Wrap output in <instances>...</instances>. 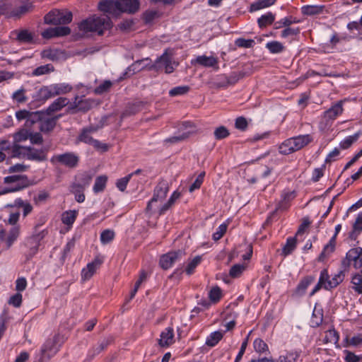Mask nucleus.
<instances>
[{
  "instance_id": "nucleus-12",
  "label": "nucleus",
  "mask_w": 362,
  "mask_h": 362,
  "mask_svg": "<svg viewBox=\"0 0 362 362\" xmlns=\"http://www.w3.org/2000/svg\"><path fill=\"white\" fill-rule=\"evenodd\" d=\"M168 192V184L166 181L162 180L158 182L154 189L153 196L148 202L146 211L151 212L153 209V204L155 202L163 201Z\"/></svg>"
},
{
  "instance_id": "nucleus-26",
  "label": "nucleus",
  "mask_w": 362,
  "mask_h": 362,
  "mask_svg": "<svg viewBox=\"0 0 362 362\" xmlns=\"http://www.w3.org/2000/svg\"><path fill=\"white\" fill-rule=\"evenodd\" d=\"M69 100L64 97H59L52 102L46 110L47 115H51L52 112L61 110L64 107L68 105Z\"/></svg>"
},
{
  "instance_id": "nucleus-2",
  "label": "nucleus",
  "mask_w": 362,
  "mask_h": 362,
  "mask_svg": "<svg viewBox=\"0 0 362 362\" xmlns=\"http://www.w3.org/2000/svg\"><path fill=\"white\" fill-rule=\"evenodd\" d=\"M72 86L68 83H53L42 86L33 96L35 101L45 102L57 95L71 92Z\"/></svg>"
},
{
  "instance_id": "nucleus-41",
  "label": "nucleus",
  "mask_w": 362,
  "mask_h": 362,
  "mask_svg": "<svg viewBox=\"0 0 362 362\" xmlns=\"http://www.w3.org/2000/svg\"><path fill=\"white\" fill-rule=\"evenodd\" d=\"M45 112L36 111V112H30L29 111V117L27 122V127H30L35 123H40Z\"/></svg>"
},
{
  "instance_id": "nucleus-19",
  "label": "nucleus",
  "mask_w": 362,
  "mask_h": 362,
  "mask_svg": "<svg viewBox=\"0 0 362 362\" xmlns=\"http://www.w3.org/2000/svg\"><path fill=\"white\" fill-rule=\"evenodd\" d=\"M71 33L69 27H55L49 28L42 33V36L45 39H50L54 37L66 36Z\"/></svg>"
},
{
  "instance_id": "nucleus-45",
  "label": "nucleus",
  "mask_w": 362,
  "mask_h": 362,
  "mask_svg": "<svg viewBox=\"0 0 362 362\" xmlns=\"http://www.w3.org/2000/svg\"><path fill=\"white\" fill-rule=\"evenodd\" d=\"M254 349L259 354H264L269 351V347L267 343L260 338L255 339L253 342Z\"/></svg>"
},
{
  "instance_id": "nucleus-25",
  "label": "nucleus",
  "mask_w": 362,
  "mask_h": 362,
  "mask_svg": "<svg viewBox=\"0 0 362 362\" xmlns=\"http://www.w3.org/2000/svg\"><path fill=\"white\" fill-rule=\"evenodd\" d=\"M16 40L21 43L33 44L35 43V34L34 33L27 30L22 29L16 30Z\"/></svg>"
},
{
  "instance_id": "nucleus-54",
  "label": "nucleus",
  "mask_w": 362,
  "mask_h": 362,
  "mask_svg": "<svg viewBox=\"0 0 362 362\" xmlns=\"http://www.w3.org/2000/svg\"><path fill=\"white\" fill-rule=\"evenodd\" d=\"M345 354L344 361L346 362H362V355H356L354 352L344 350Z\"/></svg>"
},
{
  "instance_id": "nucleus-15",
  "label": "nucleus",
  "mask_w": 362,
  "mask_h": 362,
  "mask_svg": "<svg viewBox=\"0 0 362 362\" xmlns=\"http://www.w3.org/2000/svg\"><path fill=\"white\" fill-rule=\"evenodd\" d=\"M92 177L88 174L81 175L75 182L70 185V192L74 194H83L91 182Z\"/></svg>"
},
{
  "instance_id": "nucleus-42",
  "label": "nucleus",
  "mask_w": 362,
  "mask_h": 362,
  "mask_svg": "<svg viewBox=\"0 0 362 362\" xmlns=\"http://www.w3.org/2000/svg\"><path fill=\"white\" fill-rule=\"evenodd\" d=\"M54 71V67L51 64H47L45 65H42L33 71L32 74L35 76H42L45 74H49Z\"/></svg>"
},
{
  "instance_id": "nucleus-33",
  "label": "nucleus",
  "mask_w": 362,
  "mask_h": 362,
  "mask_svg": "<svg viewBox=\"0 0 362 362\" xmlns=\"http://www.w3.org/2000/svg\"><path fill=\"white\" fill-rule=\"evenodd\" d=\"M78 212L76 210H69L64 212L62 215V221L66 226H72L76 221Z\"/></svg>"
},
{
  "instance_id": "nucleus-51",
  "label": "nucleus",
  "mask_w": 362,
  "mask_h": 362,
  "mask_svg": "<svg viewBox=\"0 0 362 362\" xmlns=\"http://www.w3.org/2000/svg\"><path fill=\"white\" fill-rule=\"evenodd\" d=\"M245 268L246 266L243 264H236L230 268L229 275L232 278H238L240 276Z\"/></svg>"
},
{
  "instance_id": "nucleus-8",
  "label": "nucleus",
  "mask_w": 362,
  "mask_h": 362,
  "mask_svg": "<svg viewBox=\"0 0 362 362\" xmlns=\"http://www.w3.org/2000/svg\"><path fill=\"white\" fill-rule=\"evenodd\" d=\"M341 264L344 267L352 265L356 269L362 270V247H357L350 249L346 254L345 258L341 261Z\"/></svg>"
},
{
  "instance_id": "nucleus-16",
  "label": "nucleus",
  "mask_w": 362,
  "mask_h": 362,
  "mask_svg": "<svg viewBox=\"0 0 362 362\" xmlns=\"http://www.w3.org/2000/svg\"><path fill=\"white\" fill-rule=\"evenodd\" d=\"M93 106V101L90 99L81 98L76 96L74 101L68 107L67 111L74 114L77 112H86L88 111Z\"/></svg>"
},
{
  "instance_id": "nucleus-7",
  "label": "nucleus",
  "mask_w": 362,
  "mask_h": 362,
  "mask_svg": "<svg viewBox=\"0 0 362 362\" xmlns=\"http://www.w3.org/2000/svg\"><path fill=\"white\" fill-rule=\"evenodd\" d=\"M72 13L66 10H52L44 17L46 24L49 25H65L72 21Z\"/></svg>"
},
{
  "instance_id": "nucleus-17",
  "label": "nucleus",
  "mask_w": 362,
  "mask_h": 362,
  "mask_svg": "<svg viewBox=\"0 0 362 362\" xmlns=\"http://www.w3.org/2000/svg\"><path fill=\"white\" fill-rule=\"evenodd\" d=\"M341 229V224H338L335 226V233L334 235L331 238L329 243L325 245L322 252L320 254L318 257V260L320 262L325 261V259H326L334 251L337 235H338Z\"/></svg>"
},
{
  "instance_id": "nucleus-43",
  "label": "nucleus",
  "mask_w": 362,
  "mask_h": 362,
  "mask_svg": "<svg viewBox=\"0 0 362 362\" xmlns=\"http://www.w3.org/2000/svg\"><path fill=\"white\" fill-rule=\"evenodd\" d=\"M266 47L272 54H279L285 49V47L279 41L269 42L266 44Z\"/></svg>"
},
{
  "instance_id": "nucleus-31",
  "label": "nucleus",
  "mask_w": 362,
  "mask_h": 362,
  "mask_svg": "<svg viewBox=\"0 0 362 362\" xmlns=\"http://www.w3.org/2000/svg\"><path fill=\"white\" fill-rule=\"evenodd\" d=\"M297 240L296 237H290L286 240V243L282 248L281 255L286 257L293 252L296 249Z\"/></svg>"
},
{
  "instance_id": "nucleus-36",
  "label": "nucleus",
  "mask_w": 362,
  "mask_h": 362,
  "mask_svg": "<svg viewBox=\"0 0 362 362\" xmlns=\"http://www.w3.org/2000/svg\"><path fill=\"white\" fill-rule=\"evenodd\" d=\"M299 21L293 16H287L274 23V29H280L282 27L288 28L293 23H297Z\"/></svg>"
},
{
  "instance_id": "nucleus-10",
  "label": "nucleus",
  "mask_w": 362,
  "mask_h": 362,
  "mask_svg": "<svg viewBox=\"0 0 362 362\" xmlns=\"http://www.w3.org/2000/svg\"><path fill=\"white\" fill-rule=\"evenodd\" d=\"M47 232L45 230L35 232L25 240V245L28 248L26 254L27 259L32 258L38 251L40 241L45 237Z\"/></svg>"
},
{
  "instance_id": "nucleus-24",
  "label": "nucleus",
  "mask_w": 362,
  "mask_h": 362,
  "mask_svg": "<svg viewBox=\"0 0 362 362\" xmlns=\"http://www.w3.org/2000/svg\"><path fill=\"white\" fill-rule=\"evenodd\" d=\"M8 151H10V158H25V153L27 151L26 146H21L13 142L12 144H11L10 141H8Z\"/></svg>"
},
{
  "instance_id": "nucleus-58",
  "label": "nucleus",
  "mask_w": 362,
  "mask_h": 362,
  "mask_svg": "<svg viewBox=\"0 0 362 362\" xmlns=\"http://www.w3.org/2000/svg\"><path fill=\"white\" fill-rule=\"evenodd\" d=\"M235 45L238 47L251 48L254 46L255 41L252 39L246 40L240 37L235 40Z\"/></svg>"
},
{
  "instance_id": "nucleus-38",
  "label": "nucleus",
  "mask_w": 362,
  "mask_h": 362,
  "mask_svg": "<svg viewBox=\"0 0 362 362\" xmlns=\"http://www.w3.org/2000/svg\"><path fill=\"white\" fill-rule=\"evenodd\" d=\"M107 181V177L105 175H100L96 177L93 187L95 193H99L104 191Z\"/></svg>"
},
{
  "instance_id": "nucleus-1",
  "label": "nucleus",
  "mask_w": 362,
  "mask_h": 362,
  "mask_svg": "<svg viewBox=\"0 0 362 362\" xmlns=\"http://www.w3.org/2000/svg\"><path fill=\"white\" fill-rule=\"evenodd\" d=\"M98 9L105 15L101 16H93L83 20L79 24V29L84 32H95L102 35L105 30H110L112 23L110 16L117 17L120 15L117 0H102L98 3Z\"/></svg>"
},
{
  "instance_id": "nucleus-30",
  "label": "nucleus",
  "mask_w": 362,
  "mask_h": 362,
  "mask_svg": "<svg viewBox=\"0 0 362 362\" xmlns=\"http://www.w3.org/2000/svg\"><path fill=\"white\" fill-rule=\"evenodd\" d=\"M275 14L272 12H267L266 14L261 16L257 19V23L260 28L267 27V25L274 23Z\"/></svg>"
},
{
  "instance_id": "nucleus-47",
  "label": "nucleus",
  "mask_w": 362,
  "mask_h": 362,
  "mask_svg": "<svg viewBox=\"0 0 362 362\" xmlns=\"http://www.w3.org/2000/svg\"><path fill=\"white\" fill-rule=\"evenodd\" d=\"M110 342L107 339H103L101 341L98 343V345L97 346L93 347L89 351L88 355L90 356L92 358L100 353L103 350H104L105 348L107 347Z\"/></svg>"
},
{
  "instance_id": "nucleus-28",
  "label": "nucleus",
  "mask_w": 362,
  "mask_h": 362,
  "mask_svg": "<svg viewBox=\"0 0 362 362\" xmlns=\"http://www.w3.org/2000/svg\"><path fill=\"white\" fill-rule=\"evenodd\" d=\"M351 288L355 293L362 294V270L354 273L351 276Z\"/></svg>"
},
{
  "instance_id": "nucleus-39",
  "label": "nucleus",
  "mask_w": 362,
  "mask_h": 362,
  "mask_svg": "<svg viewBox=\"0 0 362 362\" xmlns=\"http://www.w3.org/2000/svg\"><path fill=\"white\" fill-rule=\"evenodd\" d=\"M197 62L206 67H212L217 64L218 61L214 57H206L205 55L199 56L196 59Z\"/></svg>"
},
{
  "instance_id": "nucleus-35",
  "label": "nucleus",
  "mask_w": 362,
  "mask_h": 362,
  "mask_svg": "<svg viewBox=\"0 0 362 362\" xmlns=\"http://www.w3.org/2000/svg\"><path fill=\"white\" fill-rule=\"evenodd\" d=\"M30 137V132L26 129H21L13 134V143L20 144V143L25 141Z\"/></svg>"
},
{
  "instance_id": "nucleus-53",
  "label": "nucleus",
  "mask_w": 362,
  "mask_h": 362,
  "mask_svg": "<svg viewBox=\"0 0 362 362\" xmlns=\"http://www.w3.org/2000/svg\"><path fill=\"white\" fill-rule=\"evenodd\" d=\"M189 90L188 86H176L169 91V95L172 97L182 95L187 93Z\"/></svg>"
},
{
  "instance_id": "nucleus-22",
  "label": "nucleus",
  "mask_w": 362,
  "mask_h": 362,
  "mask_svg": "<svg viewBox=\"0 0 362 362\" xmlns=\"http://www.w3.org/2000/svg\"><path fill=\"white\" fill-rule=\"evenodd\" d=\"M20 235L19 226H13L11 228L6 238L4 230L0 231V238L5 241L6 249H9Z\"/></svg>"
},
{
  "instance_id": "nucleus-29",
  "label": "nucleus",
  "mask_w": 362,
  "mask_h": 362,
  "mask_svg": "<svg viewBox=\"0 0 362 362\" xmlns=\"http://www.w3.org/2000/svg\"><path fill=\"white\" fill-rule=\"evenodd\" d=\"M222 81L217 83L218 87H226L230 85L236 83L239 79V74L237 73H232L230 76L222 75L220 76Z\"/></svg>"
},
{
  "instance_id": "nucleus-52",
  "label": "nucleus",
  "mask_w": 362,
  "mask_h": 362,
  "mask_svg": "<svg viewBox=\"0 0 362 362\" xmlns=\"http://www.w3.org/2000/svg\"><path fill=\"white\" fill-rule=\"evenodd\" d=\"M202 257L196 256L191 260L186 267L185 272L187 275H191L194 273L195 268L200 264Z\"/></svg>"
},
{
  "instance_id": "nucleus-34",
  "label": "nucleus",
  "mask_w": 362,
  "mask_h": 362,
  "mask_svg": "<svg viewBox=\"0 0 362 362\" xmlns=\"http://www.w3.org/2000/svg\"><path fill=\"white\" fill-rule=\"evenodd\" d=\"M362 134V132L360 130L355 133L354 135L346 137L339 144V146L342 149L349 148L354 142H356L360 136Z\"/></svg>"
},
{
  "instance_id": "nucleus-62",
  "label": "nucleus",
  "mask_w": 362,
  "mask_h": 362,
  "mask_svg": "<svg viewBox=\"0 0 362 362\" xmlns=\"http://www.w3.org/2000/svg\"><path fill=\"white\" fill-rule=\"evenodd\" d=\"M300 33V28H285L281 31V37L282 38H286L289 36H296Z\"/></svg>"
},
{
  "instance_id": "nucleus-5",
  "label": "nucleus",
  "mask_w": 362,
  "mask_h": 362,
  "mask_svg": "<svg viewBox=\"0 0 362 362\" xmlns=\"http://www.w3.org/2000/svg\"><path fill=\"white\" fill-rule=\"evenodd\" d=\"M30 0H2L0 1V15L11 13L18 16L29 11L30 4H26Z\"/></svg>"
},
{
  "instance_id": "nucleus-48",
  "label": "nucleus",
  "mask_w": 362,
  "mask_h": 362,
  "mask_svg": "<svg viewBox=\"0 0 362 362\" xmlns=\"http://www.w3.org/2000/svg\"><path fill=\"white\" fill-rule=\"evenodd\" d=\"M97 269L93 266V264L88 263L86 267L81 271V279L83 281L90 279L96 272Z\"/></svg>"
},
{
  "instance_id": "nucleus-20",
  "label": "nucleus",
  "mask_w": 362,
  "mask_h": 362,
  "mask_svg": "<svg viewBox=\"0 0 362 362\" xmlns=\"http://www.w3.org/2000/svg\"><path fill=\"white\" fill-rule=\"evenodd\" d=\"M47 115L45 112L39 124V129L44 133L52 132L56 126L57 120L62 116V115H58L52 117H47Z\"/></svg>"
},
{
  "instance_id": "nucleus-18",
  "label": "nucleus",
  "mask_w": 362,
  "mask_h": 362,
  "mask_svg": "<svg viewBox=\"0 0 362 362\" xmlns=\"http://www.w3.org/2000/svg\"><path fill=\"white\" fill-rule=\"evenodd\" d=\"M25 159L36 162L45 161L47 159V150L46 148L37 149L32 146H27Z\"/></svg>"
},
{
  "instance_id": "nucleus-23",
  "label": "nucleus",
  "mask_w": 362,
  "mask_h": 362,
  "mask_svg": "<svg viewBox=\"0 0 362 362\" xmlns=\"http://www.w3.org/2000/svg\"><path fill=\"white\" fill-rule=\"evenodd\" d=\"M174 330L173 327L165 328L160 335L158 344L161 347H168L174 343Z\"/></svg>"
},
{
  "instance_id": "nucleus-13",
  "label": "nucleus",
  "mask_w": 362,
  "mask_h": 362,
  "mask_svg": "<svg viewBox=\"0 0 362 362\" xmlns=\"http://www.w3.org/2000/svg\"><path fill=\"white\" fill-rule=\"evenodd\" d=\"M343 100H339L323 112L322 119L325 121V125H331L337 117L343 113Z\"/></svg>"
},
{
  "instance_id": "nucleus-59",
  "label": "nucleus",
  "mask_w": 362,
  "mask_h": 362,
  "mask_svg": "<svg viewBox=\"0 0 362 362\" xmlns=\"http://www.w3.org/2000/svg\"><path fill=\"white\" fill-rule=\"evenodd\" d=\"M228 228V223H223L221 224L218 228L216 229V231L213 234L212 238L214 240L217 241L220 240L223 235L226 233Z\"/></svg>"
},
{
  "instance_id": "nucleus-21",
  "label": "nucleus",
  "mask_w": 362,
  "mask_h": 362,
  "mask_svg": "<svg viewBox=\"0 0 362 362\" xmlns=\"http://www.w3.org/2000/svg\"><path fill=\"white\" fill-rule=\"evenodd\" d=\"M121 13H135L140 6L139 0H117Z\"/></svg>"
},
{
  "instance_id": "nucleus-64",
  "label": "nucleus",
  "mask_w": 362,
  "mask_h": 362,
  "mask_svg": "<svg viewBox=\"0 0 362 362\" xmlns=\"http://www.w3.org/2000/svg\"><path fill=\"white\" fill-rule=\"evenodd\" d=\"M248 127V123L244 117H238L235 122V127L240 131H245Z\"/></svg>"
},
{
  "instance_id": "nucleus-3",
  "label": "nucleus",
  "mask_w": 362,
  "mask_h": 362,
  "mask_svg": "<svg viewBox=\"0 0 362 362\" xmlns=\"http://www.w3.org/2000/svg\"><path fill=\"white\" fill-rule=\"evenodd\" d=\"M313 141L310 134H303L286 139L279 146V151L282 155H288L298 151Z\"/></svg>"
},
{
  "instance_id": "nucleus-27",
  "label": "nucleus",
  "mask_w": 362,
  "mask_h": 362,
  "mask_svg": "<svg viewBox=\"0 0 362 362\" xmlns=\"http://www.w3.org/2000/svg\"><path fill=\"white\" fill-rule=\"evenodd\" d=\"M98 128L94 127H89L86 128H83L81 132V134L78 136V140L81 142H83L85 144L92 145L95 139H94L91 134L95 132H97Z\"/></svg>"
},
{
  "instance_id": "nucleus-46",
  "label": "nucleus",
  "mask_w": 362,
  "mask_h": 362,
  "mask_svg": "<svg viewBox=\"0 0 362 362\" xmlns=\"http://www.w3.org/2000/svg\"><path fill=\"white\" fill-rule=\"evenodd\" d=\"M209 298L211 302L218 303L222 298V291L218 286H214L209 292Z\"/></svg>"
},
{
  "instance_id": "nucleus-49",
  "label": "nucleus",
  "mask_w": 362,
  "mask_h": 362,
  "mask_svg": "<svg viewBox=\"0 0 362 362\" xmlns=\"http://www.w3.org/2000/svg\"><path fill=\"white\" fill-rule=\"evenodd\" d=\"M214 135L216 140H221L227 138L230 135V132L226 127L220 126L215 129Z\"/></svg>"
},
{
  "instance_id": "nucleus-63",
  "label": "nucleus",
  "mask_w": 362,
  "mask_h": 362,
  "mask_svg": "<svg viewBox=\"0 0 362 362\" xmlns=\"http://www.w3.org/2000/svg\"><path fill=\"white\" fill-rule=\"evenodd\" d=\"M204 175L205 173L203 172L197 176L196 180L194 181V182L190 185L189 188V191L190 192H192L195 189H198L200 188L201 185L203 183Z\"/></svg>"
},
{
  "instance_id": "nucleus-11",
  "label": "nucleus",
  "mask_w": 362,
  "mask_h": 362,
  "mask_svg": "<svg viewBox=\"0 0 362 362\" xmlns=\"http://www.w3.org/2000/svg\"><path fill=\"white\" fill-rule=\"evenodd\" d=\"M185 255V252L182 250L170 251L160 256L159 265L163 269H168L175 262L182 259Z\"/></svg>"
},
{
  "instance_id": "nucleus-57",
  "label": "nucleus",
  "mask_w": 362,
  "mask_h": 362,
  "mask_svg": "<svg viewBox=\"0 0 362 362\" xmlns=\"http://www.w3.org/2000/svg\"><path fill=\"white\" fill-rule=\"evenodd\" d=\"M315 281V276H308L303 278L298 285V290L305 291L306 288Z\"/></svg>"
},
{
  "instance_id": "nucleus-44",
  "label": "nucleus",
  "mask_w": 362,
  "mask_h": 362,
  "mask_svg": "<svg viewBox=\"0 0 362 362\" xmlns=\"http://www.w3.org/2000/svg\"><path fill=\"white\" fill-rule=\"evenodd\" d=\"M298 351H288L286 356H280L276 362H296L297 358L299 357Z\"/></svg>"
},
{
  "instance_id": "nucleus-9",
  "label": "nucleus",
  "mask_w": 362,
  "mask_h": 362,
  "mask_svg": "<svg viewBox=\"0 0 362 362\" xmlns=\"http://www.w3.org/2000/svg\"><path fill=\"white\" fill-rule=\"evenodd\" d=\"M173 65L177 66V64L173 62L172 57L167 51H165L160 57L157 58L153 64H151L148 67V69L149 70H154L156 71L164 69L166 74H171L174 71Z\"/></svg>"
},
{
  "instance_id": "nucleus-60",
  "label": "nucleus",
  "mask_w": 362,
  "mask_h": 362,
  "mask_svg": "<svg viewBox=\"0 0 362 362\" xmlns=\"http://www.w3.org/2000/svg\"><path fill=\"white\" fill-rule=\"evenodd\" d=\"M115 237L113 230L107 229L103 230L100 234V241L103 244H107L112 241Z\"/></svg>"
},
{
  "instance_id": "nucleus-6",
  "label": "nucleus",
  "mask_w": 362,
  "mask_h": 362,
  "mask_svg": "<svg viewBox=\"0 0 362 362\" xmlns=\"http://www.w3.org/2000/svg\"><path fill=\"white\" fill-rule=\"evenodd\" d=\"M5 184H14L13 186L6 187L0 191V195L10 192L21 191L32 185V182L25 175H14L6 176L4 179Z\"/></svg>"
},
{
  "instance_id": "nucleus-61",
  "label": "nucleus",
  "mask_w": 362,
  "mask_h": 362,
  "mask_svg": "<svg viewBox=\"0 0 362 362\" xmlns=\"http://www.w3.org/2000/svg\"><path fill=\"white\" fill-rule=\"evenodd\" d=\"M22 294L18 292L10 297L8 303L9 305H12L15 308H19L22 304Z\"/></svg>"
},
{
  "instance_id": "nucleus-56",
  "label": "nucleus",
  "mask_w": 362,
  "mask_h": 362,
  "mask_svg": "<svg viewBox=\"0 0 362 362\" xmlns=\"http://www.w3.org/2000/svg\"><path fill=\"white\" fill-rule=\"evenodd\" d=\"M8 150V140L0 139V163L6 160L7 156L5 151Z\"/></svg>"
},
{
  "instance_id": "nucleus-40",
  "label": "nucleus",
  "mask_w": 362,
  "mask_h": 362,
  "mask_svg": "<svg viewBox=\"0 0 362 362\" xmlns=\"http://www.w3.org/2000/svg\"><path fill=\"white\" fill-rule=\"evenodd\" d=\"M276 2V0H258L251 4L250 10L251 11H255L265 8L274 5Z\"/></svg>"
},
{
  "instance_id": "nucleus-55",
  "label": "nucleus",
  "mask_w": 362,
  "mask_h": 362,
  "mask_svg": "<svg viewBox=\"0 0 362 362\" xmlns=\"http://www.w3.org/2000/svg\"><path fill=\"white\" fill-rule=\"evenodd\" d=\"M344 340L349 346L362 348V336L360 334L355 335L351 339L346 337Z\"/></svg>"
},
{
  "instance_id": "nucleus-14",
  "label": "nucleus",
  "mask_w": 362,
  "mask_h": 362,
  "mask_svg": "<svg viewBox=\"0 0 362 362\" xmlns=\"http://www.w3.org/2000/svg\"><path fill=\"white\" fill-rule=\"evenodd\" d=\"M51 163H59L69 168H75L79 161L78 156L74 153H65L55 155L50 160Z\"/></svg>"
},
{
  "instance_id": "nucleus-32",
  "label": "nucleus",
  "mask_w": 362,
  "mask_h": 362,
  "mask_svg": "<svg viewBox=\"0 0 362 362\" xmlns=\"http://www.w3.org/2000/svg\"><path fill=\"white\" fill-rule=\"evenodd\" d=\"M223 334L220 331H215L206 338V345L210 347L215 346L222 339Z\"/></svg>"
},
{
  "instance_id": "nucleus-37",
  "label": "nucleus",
  "mask_w": 362,
  "mask_h": 362,
  "mask_svg": "<svg viewBox=\"0 0 362 362\" xmlns=\"http://www.w3.org/2000/svg\"><path fill=\"white\" fill-rule=\"evenodd\" d=\"M25 93V89L24 88H21L13 93L11 98L17 104H23L26 103L28 99Z\"/></svg>"
},
{
  "instance_id": "nucleus-4",
  "label": "nucleus",
  "mask_w": 362,
  "mask_h": 362,
  "mask_svg": "<svg viewBox=\"0 0 362 362\" xmlns=\"http://www.w3.org/2000/svg\"><path fill=\"white\" fill-rule=\"evenodd\" d=\"M344 269L340 270L337 274H334L331 279H329V275L328 274L327 269H322L320 272L318 282L315 285L310 295L313 296L321 288H324L326 290H331L334 288H336L339 284H340L344 281Z\"/></svg>"
},
{
  "instance_id": "nucleus-50",
  "label": "nucleus",
  "mask_w": 362,
  "mask_h": 362,
  "mask_svg": "<svg viewBox=\"0 0 362 362\" xmlns=\"http://www.w3.org/2000/svg\"><path fill=\"white\" fill-rule=\"evenodd\" d=\"M322 6L308 5L302 8V13L305 15L312 16L321 13Z\"/></svg>"
}]
</instances>
